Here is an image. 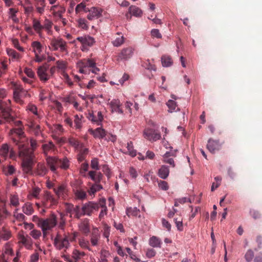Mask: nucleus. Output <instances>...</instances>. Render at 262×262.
I'll list each match as a JSON object with an SVG mask.
<instances>
[{
    "instance_id": "dca6fc26",
    "label": "nucleus",
    "mask_w": 262,
    "mask_h": 262,
    "mask_svg": "<svg viewBox=\"0 0 262 262\" xmlns=\"http://www.w3.org/2000/svg\"><path fill=\"white\" fill-rule=\"evenodd\" d=\"M96 113V114H95L93 112L90 113L87 117L92 122L95 123L97 125H99L101 124V122L103 120V117L102 113L100 111Z\"/></svg>"
},
{
    "instance_id": "c9c22d12",
    "label": "nucleus",
    "mask_w": 262,
    "mask_h": 262,
    "mask_svg": "<svg viewBox=\"0 0 262 262\" xmlns=\"http://www.w3.org/2000/svg\"><path fill=\"white\" fill-rule=\"evenodd\" d=\"M31 47L33 48V51L35 53H41L42 52V46L41 43L38 41H34L32 42Z\"/></svg>"
},
{
    "instance_id": "4be33fe9",
    "label": "nucleus",
    "mask_w": 262,
    "mask_h": 262,
    "mask_svg": "<svg viewBox=\"0 0 262 262\" xmlns=\"http://www.w3.org/2000/svg\"><path fill=\"white\" fill-rule=\"evenodd\" d=\"M110 105L112 112H115L119 114H122L123 111L120 108L121 105L120 101L118 99H113L110 102Z\"/></svg>"
},
{
    "instance_id": "f704fd0d",
    "label": "nucleus",
    "mask_w": 262,
    "mask_h": 262,
    "mask_svg": "<svg viewBox=\"0 0 262 262\" xmlns=\"http://www.w3.org/2000/svg\"><path fill=\"white\" fill-rule=\"evenodd\" d=\"M78 243L81 248L86 249L89 251H92V248L90 247V242L87 239L84 238H80Z\"/></svg>"
},
{
    "instance_id": "412c9836",
    "label": "nucleus",
    "mask_w": 262,
    "mask_h": 262,
    "mask_svg": "<svg viewBox=\"0 0 262 262\" xmlns=\"http://www.w3.org/2000/svg\"><path fill=\"white\" fill-rule=\"evenodd\" d=\"M68 142L70 145L74 147L76 151L81 149L82 148L84 147V144L82 143L73 137H69Z\"/></svg>"
},
{
    "instance_id": "20e7f679",
    "label": "nucleus",
    "mask_w": 262,
    "mask_h": 262,
    "mask_svg": "<svg viewBox=\"0 0 262 262\" xmlns=\"http://www.w3.org/2000/svg\"><path fill=\"white\" fill-rule=\"evenodd\" d=\"M11 101L8 102L3 101L0 99V110L2 115L5 120L8 122H11L14 121V118L12 115V110L10 108Z\"/></svg>"
},
{
    "instance_id": "c03bdc74",
    "label": "nucleus",
    "mask_w": 262,
    "mask_h": 262,
    "mask_svg": "<svg viewBox=\"0 0 262 262\" xmlns=\"http://www.w3.org/2000/svg\"><path fill=\"white\" fill-rule=\"evenodd\" d=\"M129 12L135 16H140L142 13V10L135 6H131L129 8Z\"/></svg>"
},
{
    "instance_id": "9b49d317",
    "label": "nucleus",
    "mask_w": 262,
    "mask_h": 262,
    "mask_svg": "<svg viewBox=\"0 0 262 262\" xmlns=\"http://www.w3.org/2000/svg\"><path fill=\"white\" fill-rule=\"evenodd\" d=\"M48 68V66L47 64H45L40 66L37 70L38 76L39 79L43 82H47L50 78V74L47 73Z\"/></svg>"
},
{
    "instance_id": "9d476101",
    "label": "nucleus",
    "mask_w": 262,
    "mask_h": 262,
    "mask_svg": "<svg viewBox=\"0 0 262 262\" xmlns=\"http://www.w3.org/2000/svg\"><path fill=\"white\" fill-rule=\"evenodd\" d=\"M134 50V49L130 47L123 48L118 54L117 60L119 61L128 60L133 56Z\"/></svg>"
},
{
    "instance_id": "4468645a",
    "label": "nucleus",
    "mask_w": 262,
    "mask_h": 262,
    "mask_svg": "<svg viewBox=\"0 0 262 262\" xmlns=\"http://www.w3.org/2000/svg\"><path fill=\"white\" fill-rule=\"evenodd\" d=\"M88 12L89 13L87 15V18L90 20H92L101 16L102 9L100 8L92 7L90 9L89 8Z\"/></svg>"
},
{
    "instance_id": "b1692460",
    "label": "nucleus",
    "mask_w": 262,
    "mask_h": 262,
    "mask_svg": "<svg viewBox=\"0 0 262 262\" xmlns=\"http://www.w3.org/2000/svg\"><path fill=\"white\" fill-rule=\"evenodd\" d=\"M88 10L89 8L86 7V4L84 2L78 4L75 8V13L77 15H80L82 13L88 12Z\"/></svg>"
},
{
    "instance_id": "c85d7f7f",
    "label": "nucleus",
    "mask_w": 262,
    "mask_h": 262,
    "mask_svg": "<svg viewBox=\"0 0 262 262\" xmlns=\"http://www.w3.org/2000/svg\"><path fill=\"white\" fill-rule=\"evenodd\" d=\"M83 117L82 115L79 116L78 115H76L74 116V125H73V128H75L76 129H80L82 127V120L83 119Z\"/></svg>"
},
{
    "instance_id": "5701e85b",
    "label": "nucleus",
    "mask_w": 262,
    "mask_h": 262,
    "mask_svg": "<svg viewBox=\"0 0 262 262\" xmlns=\"http://www.w3.org/2000/svg\"><path fill=\"white\" fill-rule=\"evenodd\" d=\"M79 230L85 234H88L90 232V226L88 219L82 220L78 225Z\"/></svg>"
},
{
    "instance_id": "f3484780",
    "label": "nucleus",
    "mask_w": 262,
    "mask_h": 262,
    "mask_svg": "<svg viewBox=\"0 0 262 262\" xmlns=\"http://www.w3.org/2000/svg\"><path fill=\"white\" fill-rule=\"evenodd\" d=\"M208 149L212 153L215 152V151L219 150L221 147V144L219 140H214L209 139L207 145Z\"/></svg>"
},
{
    "instance_id": "0eeeda50",
    "label": "nucleus",
    "mask_w": 262,
    "mask_h": 262,
    "mask_svg": "<svg viewBox=\"0 0 262 262\" xmlns=\"http://www.w3.org/2000/svg\"><path fill=\"white\" fill-rule=\"evenodd\" d=\"M0 156L5 159L9 158L15 161L19 158L18 155H17L13 149L6 143L2 144L0 148Z\"/></svg>"
},
{
    "instance_id": "2eb2a0df",
    "label": "nucleus",
    "mask_w": 262,
    "mask_h": 262,
    "mask_svg": "<svg viewBox=\"0 0 262 262\" xmlns=\"http://www.w3.org/2000/svg\"><path fill=\"white\" fill-rule=\"evenodd\" d=\"M77 64L79 68V72H84L85 71H84L83 69L94 67L96 65V62L91 59H84L79 61Z\"/></svg>"
},
{
    "instance_id": "a18cd8bd",
    "label": "nucleus",
    "mask_w": 262,
    "mask_h": 262,
    "mask_svg": "<svg viewBox=\"0 0 262 262\" xmlns=\"http://www.w3.org/2000/svg\"><path fill=\"white\" fill-rule=\"evenodd\" d=\"M75 194L76 199L80 200L85 199L87 196L86 192L82 189L77 190Z\"/></svg>"
},
{
    "instance_id": "052dcab7",
    "label": "nucleus",
    "mask_w": 262,
    "mask_h": 262,
    "mask_svg": "<svg viewBox=\"0 0 262 262\" xmlns=\"http://www.w3.org/2000/svg\"><path fill=\"white\" fill-rule=\"evenodd\" d=\"M143 66L146 69L151 71L153 70L154 71H156V68L155 64H153L152 63H150L148 60L147 61H145L143 64Z\"/></svg>"
},
{
    "instance_id": "7c9ffc66",
    "label": "nucleus",
    "mask_w": 262,
    "mask_h": 262,
    "mask_svg": "<svg viewBox=\"0 0 262 262\" xmlns=\"http://www.w3.org/2000/svg\"><path fill=\"white\" fill-rule=\"evenodd\" d=\"M149 244L154 248H161L162 242L158 237L152 236L149 239Z\"/></svg>"
},
{
    "instance_id": "ea45409f",
    "label": "nucleus",
    "mask_w": 262,
    "mask_h": 262,
    "mask_svg": "<svg viewBox=\"0 0 262 262\" xmlns=\"http://www.w3.org/2000/svg\"><path fill=\"white\" fill-rule=\"evenodd\" d=\"M18 10L14 8H10L9 9V18H11L15 23L19 22V19L16 17V14L17 13Z\"/></svg>"
},
{
    "instance_id": "aec40b11",
    "label": "nucleus",
    "mask_w": 262,
    "mask_h": 262,
    "mask_svg": "<svg viewBox=\"0 0 262 262\" xmlns=\"http://www.w3.org/2000/svg\"><path fill=\"white\" fill-rule=\"evenodd\" d=\"M89 132L92 134L94 138L102 139L104 138L106 136L105 130L101 127H98L95 129H89Z\"/></svg>"
},
{
    "instance_id": "603ef678",
    "label": "nucleus",
    "mask_w": 262,
    "mask_h": 262,
    "mask_svg": "<svg viewBox=\"0 0 262 262\" xmlns=\"http://www.w3.org/2000/svg\"><path fill=\"white\" fill-rule=\"evenodd\" d=\"M3 254H6L8 255H12L13 254L12 248L9 243H7L5 244L4 248V253Z\"/></svg>"
},
{
    "instance_id": "cd10ccee",
    "label": "nucleus",
    "mask_w": 262,
    "mask_h": 262,
    "mask_svg": "<svg viewBox=\"0 0 262 262\" xmlns=\"http://www.w3.org/2000/svg\"><path fill=\"white\" fill-rule=\"evenodd\" d=\"M22 210L24 214L27 215H32L34 211L33 205L31 203L27 202L22 207Z\"/></svg>"
},
{
    "instance_id": "f8f14e48",
    "label": "nucleus",
    "mask_w": 262,
    "mask_h": 262,
    "mask_svg": "<svg viewBox=\"0 0 262 262\" xmlns=\"http://www.w3.org/2000/svg\"><path fill=\"white\" fill-rule=\"evenodd\" d=\"M144 136L146 139L152 142L156 141L161 138V135L159 133L150 128L145 129Z\"/></svg>"
},
{
    "instance_id": "4c0bfd02",
    "label": "nucleus",
    "mask_w": 262,
    "mask_h": 262,
    "mask_svg": "<svg viewBox=\"0 0 262 262\" xmlns=\"http://www.w3.org/2000/svg\"><path fill=\"white\" fill-rule=\"evenodd\" d=\"M105 200L103 199L102 200L100 201V203L99 204V207H101L102 209L99 213V217L101 219L107 214V207L105 205Z\"/></svg>"
},
{
    "instance_id": "4d7b16f0",
    "label": "nucleus",
    "mask_w": 262,
    "mask_h": 262,
    "mask_svg": "<svg viewBox=\"0 0 262 262\" xmlns=\"http://www.w3.org/2000/svg\"><path fill=\"white\" fill-rule=\"evenodd\" d=\"M18 210V209H16L14 212H13V216L18 221H23L25 220L26 216L25 215L21 213H18L17 211Z\"/></svg>"
},
{
    "instance_id": "6ab92c4d",
    "label": "nucleus",
    "mask_w": 262,
    "mask_h": 262,
    "mask_svg": "<svg viewBox=\"0 0 262 262\" xmlns=\"http://www.w3.org/2000/svg\"><path fill=\"white\" fill-rule=\"evenodd\" d=\"M100 234L98 230H95L93 231L90 236V243L92 246L97 247L100 244Z\"/></svg>"
},
{
    "instance_id": "ddd939ff",
    "label": "nucleus",
    "mask_w": 262,
    "mask_h": 262,
    "mask_svg": "<svg viewBox=\"0 0 262 262\" xmlns=\"http://www.w3.org/2000/svg\"><path fill=\"white\" fill-rule=\"evenodd\" d=\"M42 203L44 207L49 208L52 205H55L56 203V200L50 192L46 191L42 199Z\"/></svg>"
},
{
    "instance_id": "1a4fd4ad",
    "label": "nucleus",
    "mask_w": 262,
    "mask_h": 262,
    "mask_svg": "<svg viewBox=\"0 0 262 262\" xmlns=\"http://www.w3.org/2000/svg\"><path fill=\"white\" fill-rule=\"evenodd\" d=\"M99 204L94 202L90 201L82 205V210L84 215L90 216L95 210H98Z\"/></svg>"
},
{
    "instance_id": "bf43d9fd",
    "label": "nucleus",
    "mask_w": 262,
    "mask_h": 262,
    "mask_svg": "<svg viewBox=\"0 0 262 262\" xmlns=\"http://www.w3.org/2000/svg\"><path fill=\"white\" fill-rule=\"evenodd\" d=\"M72 254L74 258L77 260L80 259L85 255L84 252L79 251L77 249H74L73 250Z\"/></svg>"
},
{
    "instance_id": "a211bd4d",
    "label": "nucleus",
    "mask_w": 262,
    "mask_h": 262,
    "mask_svg": "<svg viewBox=\"0 0 262 262\" xmlns=\"http://www.w3.org/2000/svg\"><path fill=\"white\" fill-rule=\"evenodd\" d=\"M19 239L26 249L30 250L31 249L33 245V242L32 239L28 235L25 236L24 234H19Z\"/></svg>"
},
{
    "instance_id": "39448f33",
    "label": "nucleus",
    "mask_w": 262,
    "mask_h": 262,
    "mask_svg": "<svg viewBox=\"0 0 262 262\" xmlns=\"http://www.w3.org/2000/svg\"><path fill=\"white\" fill-rule=\"evenodd\" d=\"M54 245L56 249L66 251L70 247L68 237L66 235L62 236L57 234L54 240Z\"/></svg>"
},
{
    "instance_id": "69168bd1",
    "label": "nucleus",
    "mask_w": 262,
    "mask_h": 262,
    "mask_svg": "<svg viewBox=\"0 0 262 262\" xmlns=\"http://www.w3.org/2000/svg\"><path fill=\"white\" fill-rule=\"evenodd\" d=\"M46 59L45 55H41V53H35L34 60L36 62H41Z\"/></svg>"
},
{
    "instance_id": "473e14b6",
    "label": "nucleus",
    "mask_w": 262,
    "mask_h": 262,
    "mask_svg": "<svg viewBox=\"0 0 262 262\" xmlns=\"http://www.w3.org/2000/svg\"><path fill=\"white\" fill-rule=\"evenodd\" d=\"M176 157L173 154L166 152L163 156V161L167 164H174L177 161L174 159Z\"/></svg>"
},
{
    "instance_id": "774afa93",
    "label": "nucleus",
    "mask_w": 262,
    "mask_h": 262,
    "mask_svg": "<svg viewBox=\"0 0 262 262\" xmlns=\"http://www.w3.org/2000/svg\"><path fill=\"white\" fill-rule=\"evenodd\" d=\"M167 105L169 109V111L170 112L175 110L177 106L176 102L172 100H168L167 102Z\"/></svg>"
},
{
    "instance_id": "0e129e2a",
    "label": "nucleus",
    "mask_w": 262,
    "mask_h": 262,
    "mask_svg": "<svg viewBox=\"0 0 262 262\" xmlns=\"http://www.w3.org/2000/svg\"><path fill=\"white\" fill-rule=\"evenodd\" d=\"M53 132L56 134L60 135L63 132L62 126L60 124H54L53 127Z\"/></svg>"
},
{
    "instance_id": "bb28decb",
    "label": "nucleus",
    "mask_w": 262,
    "mask_h": 262,
    "mask_svg": "<svg viewBox=\"0 0 262 262\" xmlns=\"http://www.w3.org/2000/svg\"><path fill=\"white\" fill-rule=\"evenodd\" d=\"M169 173V169L167 166L163 165L158 171V176L162 179H166Z\"/></svg>"
},
{
    "instance_id": "f03ea898",
    "label": "nucleus",
    "mask_w": 262,
    "mask_h": 262,
    "mask_svg": "<svg viewBox=\"0 0 262 262\" xmlns=\"http://www.w3.org/2000/svg\"><path fill=\"white\" fill-rule=\"evenodd\" d=\"M41 148L44 154L47 156V164H57L58 162H61L58 158L51 156L52 155H55L58 152L57 147L52 141L42 144Z\"/></svg>"
},
{
    "instance_id": "f257e3e1",
    "label": "nucleus",
    "mask_w": 262,
    "mask_h": 262,
    "mask_svg": "<svg viewBox=\"0 0 262 262\" xmlns=\"http://www.w3.org/2000/svg\"><path fill=\"white\" fill-rule=\"evenodd\" d=\"M10 139L18 150V157L22 161L21 164H32L34 162V151L37 148V141L31 138L30 140L31 149L28 147V140L22 128L18 127L10 130Z\"/></svg>"
},
{
    "instance_id": "13d9d810",
    "label": "nucleus",
    "mask_w": 262,
    "mask_h": 262,
    "mask_svg": "<svg viewBox=\"0 0 262 262\" xmlns=\"http://www.w3.org/2000/svg\"><path fill=\"white\" fill-rule=\"evenodd\" d=\"M127 152L129 155L132 157H135L136 155V151L134 149L133 144L132 142H129L127 143Z\"/></svg>"
},
{
    "instance_id": "7ed1b4c3",
    "label": "nucleus",
    "mask_w": 262,
    "mask_h": 262,
    "mask_svg": "<svg viewBox=\"0 0 262 262\" xmlns=\"http://www.w3.org/2000/svg\"><path fill=\"white\" fill-rule=\"evenodd\" d=\"M57 220L55 215L52 214L50 217L43 219L38 225V227L40 228L43 233V237L47 235V231L52 230V229L57 225Z\"/></svg>"
},
{
    "instance_id": "49530a36",
    "label": "nucleus",
    "mask_w": 262,
    "mask_h": 262,
    "mask_svg": "<svg viewBox=\"0 0 262 262\" xmlns=\"http://www.w3.org/2000/svg\"><path fill=\"white\" fill-rule=\"evenodd\" d=\"M33 27L35 31L38 33H39L43 29L42 25H41L40 21L36 19L33 20Z\"/></svg>"
},
{
    "instance_id": "2f4dec72",
    "label": "nucleus",
    "mask_w": 262,
    "mask_h": 262,
    "mask_svg": "<svg viewBox=\"0 0 262 262\" xmlns=\"http://www.w3.org/2000/svg\"><path fill=\"white\" fill-rule=\"evenodd\" d=\"M117 36L114 40L112 41V44L114 47H120L124 42V37L122 35L121 33H117Z\"/></svg>"
},
{
    "instance_id": "8fccbe9b",
    "label": "nucleus",
    "mask_w": 262,
    "mask_h": 262,
    "mask_svg": "<svg viewBox=\"0 0 262 262\" xmlns=\"http://www.w3.org/2000/svg\"><path fill=\"white\" fill-rule=\"evenodd\" d=\"M214 180L216 181V182H213L212 184L211 187V191H213L215 189L218 188L220 185H221V181H222V178L220 176H217L214 178Z\"/></svg>"
},
{
    "instance_id": "3c124183",
    "label": "nucleus",
    "mask_w": 262,
    "mask_h": 262,
    "mask_svg": "<svg viewBox=\"0 0 262 262\" xmlns=\"http://www.w3.org/2000/svg\"><path fill=\"white\" fill-rule=\"evenodd\" d=\"M162 63L164 67H169L172 64L171 58L169 56H163L161 58Z\"/></svg>"
},
{
    "instance_id": "a19ab883",
    "label": "nucleus",
    "mask_w": 262,
    "mask_h": 262,
    "mask_svg": "<svg viewBox=\"0 0 262 262\" xmlns=\"http://www.w3.org/2000/svg\"><path fill=\"white\" fill-rule=\"evenodd\" d=\"M89 174L90 178L95 182L100 181L102 177V175L99 172L90 171Z\"/></svg>"
},
{
    "instance_id": "a878e982",
    "label": "nucleus",
    "mask_w": 262,
    "mask_h": 262,
    "mask_svg": "<svg viewBox=\"0 0 262 262\" xmlns=\"http://www.w3.org/2000/svg\"><path fill=\"white\" fill-rule=\"evenodd\" d=\"M72 214L74 215V217L77 219H79L81 216H83L82 206L80 207L79 206H76L72 207L70 210Z\"/></svg>"
},
{
    "instance_id": "c756f323",
    "label": "nucleus",
    "mask_w": 262,
    "mask_h": 262,
    "mask_svg": "<svg viewBox=\"0 0 262 262\" xmlns=\"http://www.w3.org/2000/svg\"><path fill=\"white\" fill-rule=\"evenodd\" d=\"M77 151L78 152L77 155L78 161L79 163L83 162L85 160L86 156L88 154V148L84 147L81 149L78 150Z\"/></svg>"
},
{
    "instance_id": "72a5a7b5",
    "label": "nucleus",
    "mask_w": 262,
    "mask_h": 262,
    "mask_svg": "<svg viewBox=\"0 0 262 262\" xmlns=\"http://www.w3.org/2000/svg\"><path fill=\"white\" fill-rule=\"evenodd\" d=\"M54 190L59 197L64 198L67 193V188L64 185H60L57 188H55Z\"/></svg>"
},
{
    "instance_id": "6e6552de",
    "label": "nucleus",
    "mask_w": 262,
    "mask_h": 262,
    "mask_svg": "<svg viewBox=\"0 0 262 262\" xmlns=\"http://www.w3.org/2000/svg\"><path fill=\"white\" fill-rule=\"evenodd\" d=\"M76 40L81 44V50L83 51L88 50V48L93 46L96 42L94 38L88 35L78 37Z\"/></svg>"
},
{
    "instance_id": "6e6d98bb",
    "label": "nucleus",
    "mask_w": 262,
    "mask_h": 262,
    "mask_svg": "<svg viewBox=\"0 0 262 262\" xmlns=\"http://www.w3.org/2000/svg\"><path fill=\"white\" fill-rule=\"evenodd\" d=\"M102 189V187L100 185L95 184L90 188L89 190V193L90 195H94L97 191Z\"/></svg>"
},
{
    "instance_id": "79ce46f5",
    "label": "nucleus",
    "mask_w": 262,
    "mask_h": 262,
    "mask_svg": "<svg viewBox=\"0 0 262 262\" xmlns=\"http://www.w3.org/2000/svg\"><path fill=\"white\" fill-rule=\"evenodd\" d=\"M140 212L139 209L137 207L128 208L126 210V213L128 216L133 215L134 216L140 217V215L139 214Z\"/></svg>"
},
{
    "instance_id": "e433bc0d",
    "label": "nucleus",
    "mask_w": 262,
    "mask_h": 262,
    "mask_svg": "<svg viewBox=\"0 0 262 262\" xmlns=\"http://www.w3.org/2000/svg\"><path fill=\"white\" fill-rule=\"evenodd\" d=\"M110 255V253L108 251L102 249L100 251V256L98 262H108L107 258Z\"/></svg>"
},
{
    "instance_id": "e2e57ef3",
    "label": "nucleus",
    "mask_w": 262,
    "mask_h": 262,
    "mask_svg": "<svg viewBox=\"0 0 262 262\" xmlns=\"http://www.w3.org/2000/svg\"><path fill=\"white\" fill-rule=\"evenodd\" d=\"M254 257V253L251 249L248 250L245 255V258L247 262L252 261Z\"/></svg>"
},
{
    "instance_id": "393cba45",
    "label": "nucleus",
    "mask_w": 262,
    "mask_h": 262,
    "mask_svg": "<svg viewBox=\"0 0 262 262\" xmlns=\"http://www.w3.org/2000/svg\"><path fill=\"white\" fill-rule=\"evenodd\" d=\"M34 2V7L37 13L42 14L44 13L46 6V1H36Z\"/></svg>"
},
{
    "instance_id": "864d4df0",
    "label": "nucleus",
    "mask_w": 262,
    "mask_h": 262,
    "mask_svg": "<svg viewBox=\"0 0 262 262\" xmlns=\"http://www.w3.org/2000/svg\"><path fill=\"white\" fill-rule=\"evenodd\" d=\"M10 201L11 205L13 206L16 207L19 204V198L16 194L11 195L10 198Z\"/></svg>"
},
{
    "instance_id": "5fc2aeb1",
    "label": "nucleus",
    "mask_w": 262,
    "mask_h": 262,
    "mask_svg": "<svg viewBox=\"0 0 262 262\" xmlns=\"http://www.w3.org/2000/svg\"><path fill=\"white\" fill-rule=\"evenodd\" d=\"M37 172L38 174L43 176L48 171V168L46 165H37Z\"/></svg>"
},
{
    "instance_id": "338daca9",
    "label": "nucleus",
    "mask_w": 262,
    "mask_h": 262,
    "mask_svg": "<svg viewBox=\"0 0 262 262\" xmlns=\"http://www.w3.org/2000/svg\"><path fill=\"white\" fill-rule=\"evenodd\" d=\"M7 70V64L5 61L0 62V77L5 74Z\"/></svg>"
},
{
    "instance_id": "423d86ee",
    "label": "nucleus",
    "mask_w": 262,
    "mask_h": 262,
    "mask_svg": "<svg viewBox=\"0 0 262 262\" xmlns=\"http://www.w3.org/2000/svg\"><path fill=\"white\" fill-rule=\"evenodd\" d=\"M50 45L53 51L59 50L61 52L68 54L67 42L61 38H53L50 39Z\"/></svg>"
},
{
    "instance_id": "37998d69",
    "label": "nucleus",
    "mask_w": 262,
    "mask_h": 262,
    "mask_svg": "<svg viewBox=\"0 0 262 262\" xmlns=\"http://www.w3.org/2000/svg\"><path fill=\"white\" fill-rule=\"evenodd\" d=\"M3 171L6 175H12L15 172V169L12 165H7L3 167Z\"/></svg>"
},
{
    "instance_id": "680f3d73",
    "label": "nucleus",
    "mask_w": 262,
    "mask_h": 262,
    "mask_svg": "<svg viewBox=\"0 0 262 262\" xmlns=\"http://www.w3.org/2000/svg\"><path fill=\"white\" fill-rule=\"evenodd\" d=\"M30 235L35 239L39 238L41 235V232L40 231L33 229L30 233Z\"/></svg>"
},
{
    "instance_id": "de8ad7c7",
    "label": "nucleus",
    "mask_w": 262,
    "mask_h": 262,
    "mask_svg": "<svg viewBox=\"0 0 262 262\" xmlns=\"http://www.w3.org/2000/svg\"><path fill=\"white\" fill-rule=\"evenodd\" d=\"M77 21L78 27L84 30H87L88 29V21L85 18H80Z\"/></svg>"
},
{
    "instance_id": "58836bf2",
    "label": "nucleus",
    "mask_w": 262,
    "mask_h": 262,
    "mask_svg": "<svg viewBox=\"0 0 262 262\" xmlns=\"http://www.w3.org/2000/svg\"><path fill=\"white\" fill-rule=\"evenodd\" d=\"M155 157V155L154 152L149 150L146 152L145 157L140 153H139L138 154V158L140 160H144L145 159H149L150 160H152L154 159Z\"/></svg>"
},
{
    "instance_id": "09e8293b",
    "label": "nucleus",
    "mask_w": 262,
    "mask_h": 262,
    "mask_svg": "<svg viewBox=\"0 0 262 262\" xmlns=\"http://www.w3.org/2000/svg\"><path fill=\"white\" fill-rule=\"evenodd\" d=\"M7 52L8 55L13 59H18L20 58L19 54L13 49H8Z\"/></svg>"
}]
</instances>
